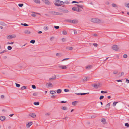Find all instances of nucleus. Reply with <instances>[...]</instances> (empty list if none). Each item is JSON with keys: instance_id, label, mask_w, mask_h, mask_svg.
I'll return each mask as SVG.
<instances>
[{"instance_id": "obj_1", "label": "nucleus", "mask_w": 129, "mask_h": 129, "mask_svg": "<svg viewBox=\"0 0 129 129\" xmlns=\"http://www.w3.org/2000/svg\"><path fill=\"white\" fill-rule=\"evenodd\" d=\"M91 21L93 22L96 23H99L101 22V20L99 19L95 18H92L91 19Z\"/></svg>"}, {"instance_id": "obj_2", "label": "nucleus", "mask_w": 129, "mask_h": 129, "mask_svg": "<svg viewBox=\"0 0 129 129\" xmlns=\"http://www.w3.org/2000/svg\"><path fill=\"white\" fill-rule=\"evenodd\" d=\"M50 13L53 15H62V14L61 13L55 11H51Z\"/></svg>"}, {"instance_id": "obj_3", "label": "nucleus", "mask_w": 129, "mask_h": 129, "mask_svg": "<svg viewBox=\"0 0 129 129\" xmlns=\"http://www.w3.org/2000/svg\"><path fill=\"white\" fill-rule=\"evenodd\" d=\"M55 5L58 6H60V1L56 0L55 1Z\"/></svg>"}, {"instance_id": "obj_4", "label": "nucleus", "mask_w": 129, "mask_h": 129, "mask_svg": "<svg viewBox=\"0 0 129 129\" xmlns=\"http://www.w3.org/2000/svg\"><path fill=\"white\" fill-rule=\"evenodd\" d=\"M16 36L15 35H9L7 37V38L8 39H10L12 38L16 37Z\"/></svg>"}, {"instance_id": "obj_5", "label": "nucleus", "mask_w": 129, "mask_h": 129, "mask_svg": "<svg viewBox=\"0 0 129 129\" xmlns=\"http://www.w3.org/2000/svg\"><path fill=\"white\" fill-rule=\"evenodd\" d=\"M112 49L114 50L117 51L118 49V47L117 45H115L113 46Z\"/></svg>"}, {"instance_id": "obj_6", "label": "nucleus", "mask_w": 129, "mask_h": 129, "mask_svg": "<svg viewBox=\"0 0 129 129\" xmlns=\"http://www.w3.org/2000/svg\"><path fill=\"white\" fill-rule=\"evenodd\" d=\"M60 11L64 13H67L69 12V11L68 10H64L63 8H59Z\"/></svg>"}, {"instance_id": "obj_7", "label": "nucleus", "mask_w": 129, "mask_h": 129, "mask_svg": "<svg viewBox=\"0 0 129 129\" xmlns=\"http://www.w3.org/2000/svg\"><path fill=\"white\" fill-rule=\"evenodd\" d=\"M28 115L33 118H35L36 116V115L34 113H30Z\"/></svg>"}, {"instance_id": "obj_8", "label": "nucleus", "mask_w": 129, "mask_h": 129, "mask_svg": "<svg viewBox=\"0 0 129 129\" xmlns=\"http://www.w3.org/2000/svg\"><path fill=\"white\" fill-rule=\"evenodd\" d=\"M89 93L88 92L86 93H75V94L79 95H85L86 94H88Z\"/></svg>"}, {"instance_id": "obj_9", "label": "nucleus", "mask_w": 129, "mask_h": 129, "mask_svg": "<svg viewBox=\"0 0 129 129\" xmlns=\"http://www.w3.org/2000/svg\"><path fill=\"white\" fill-rule=\"evenodd\" d=\"M110 103H109L107 104L105 106V108L106 109H109L110 108Z\"/></svg>"}, {"instance_id": "obj_10", "label": "nucleus", "mask_w": 129, "mask_h": 129, "mask_svg": "<svg viewBox=\"0 0 129 129\" xmlns=\"http://www.w3.org/2000/svg\"><path fill=\"white\" fill-rule=\"evenodd\" d=\"M100 83H99L98 84H94L93 85V87L94 88L97 89L98 87H100Z\"/></svg>"}, {"instance_id": "obj_11", "label": "nucleus", "mask_w": 129, "mask_h": 129, "mask_svg": "<svg viewBox=\"0 0 129 129\" xmlns=\"http://www.w3.org/2000/svg\"><path fill=\"white\" fill-rule=\"evenodd\" d=\"M24 33L28 35L31 33V32L27 30H25L24 31Z\"/></svg>"}, {"instance_id": "obj_12", "label": "nucleus", "mask_w": 129, "mask_h": 129, "mask_svg": "<svg viewBox=\"0 0 129 129\" xmlns=\"http://www.w3.org/2000/svg\"><path fill=\"white\" fill-rule=\"evenodd\" d=\"M43 2L45 4L47 5L50 4L48 0H42Z\"/></svg>"}, {"instance_id": "obj_13", "label": "nucleus", "mask_w": 129, "mask_h": 129, "mask_svg": "<svg viewBox=\"0 0 129 129\" xmlns=\"http://www.w3.org/2000/svg\"><path fill=\"white\" fill-rule=\"evenodd\" d=\"M58 67L59 68H61L62 69H65L67 68V67L66 66H59Z\"/></svg>"}, {"instance_id": "obj_14", "label": "nucleus", "mask_w": 129, "mask_h": 129, "mask_svg": "<svg viewBox=\"0 0 129 129\" xmlns=\"http://www.w3.org/2000/svg\"><path fill=\"white\" fill-rule=\"evenodd\" d=\"M32 122H30L26 124V126L28 128H29L30 126L32 124Z\"/></svg>"}, {"instance_id": "obj_15", "label": "nucleus", "mask_w": 129, "mask_h": 129, "mask_svg": "<svg viewBox=\"0 0 129 129\" xmlns=\"http://www.w3.org/2000/svg\"><path fill=\"white\" fill-rule=\"evenodd\" d=\"M78 22V21L76 19L72 20V23H77Z\"/></svg>"}, {"instance_id": "obj_16", "label": "nucleus", "mask_w": 129, "mask_h": 129, "mask_svg": "<svg viewBox=\"0 0 129 129\" xmlns=\"http://www.w3.org/2000/svg\"><path fill=\"white\" fill-rule=\"evenodd\" d=\"M6 119L5 117L4 116H2L0 117V120L1 121H3Z\"/></svg>"}, {"instance_id": "obj_17", "label": "nucleus", "mask_w": 129, "mask_h": 129, "mask_svg": "<svg viewBox=\"0 0 129 129\" xmlns=\"http://www.w3.org/2000/svg\"><path fill=\"white\" fill-rule=\"evenodd\" d=\"M92 66L91 65H88L86 67V69L89 70L92 68Z\"/></svg>"}, {"instance_id": "obj_18", "label": "nucleus", "mask_w": 129, "mask_h": 129, "mask_svg": "<svg viewBox=\"0 0 129 129\" xmlns=\"http://www.w3.org/2000/svg\"><path fill=\"white\" fill-rule=\"evenodd\" d=\"M48 85V87H52L53 86L52 84L50 83H47L46 84V85Z\"/></svg>"}, {"instance_id": "obj_19", "label": "nucleus", "mask_w": 129, "mask_h": 129, "mask_svg": "<svg viewBox=\"0 0 129 129\" xmlns=\"http://www.w3.org/2000/svg\"><path fill=\"white\" fill-rule=\"evenodd\" d=\"M56 77V76L54 75V76H53L52 77V78H50L49 80H53L55 79Z\"/></svg>"}, {"instance_id": "obj_20", "label": "nucleus", "mask_w": 129, "mask_h": 129, "mask_svg": "<svg viewBox=\"0 0 129 129\" xmlns=\"http://www.w3.org/2000/svg\"><path fill=\"white\" fill-rule=\"evenodd\" d=\"M77 8L75 7H74L72 8V10L74 11H77Z\"/></svg>"}, {"instance_id": "obj_21", "label": "nucleus", "mask_w": 129, "mask_h": 129, "mask_svg": "<svg viewBox=\"0 0 129 129\" xmlns=\"http://www.w3.org/2000/svg\"><path fill=\"white\" fill-rule=\"evenodd\" d=\"M0 23L1 25L4 26H5L6 25V24L3 22H1Z\"/></svg>"}, {"instance_id": "obj_22", "label": "nucleus", "mask_w": 129, "mask_h": 129, "mask_svg": "<svg viewBox=\"0 0 129 129\" xmlns=\"http://www.w3.org/2000/svg\"><path fill=\"white\" fill-rule=\"evenodd\" d=\"M44 29L45 30H47L48 29V27L47 26H45L44 27Z\"/></svg>"}, {"instance_id": "obj_23", "label": "nucleus", "mask_w": 129, "mask_h": 129, "mask_svg": "<svg viewBox=\"0 0 129 129\" xmlns=\"http://www.w3.org/2000/svg\"><path fill=\"white\" fill-rule=\"evenodd\" d=\"M35 2L36 3L40 4V2L39 0H34Z\"/></svg>"}, {"instance_id": "obj_24", "label": "nucleus", "mask_w": 129, "mask_h": 129, "mask_svg": "<svg viewBox=\"0 0 129 129\" xmlns=\"http://www.w3.org/2000/svg\"><path fill=\"white\" fill-rule=\"evenodd\" d=\"M76 5L78 7V8L80 7L81 8H83V6L82 5H79L77 4H76Z\"/></svg>"}, {"instance_id": "obj_25", "label": "nucleus", "mask_w": 129, "mask_h": 129, "mask_svg": "<svg viewBox=\"0 0 129 129\" xmlns=\"http://www.w3.org/2000/svg\"><path fill=\"white\" fill-rule=\"evenodd\" d=\"M57 92L58 93H60L61 92V90L60 89H58L57 91Z\"/></svg>"}, {"instance_id": "obj_26", "label": "nucleus", "mask_w": 129, "mask_h": 129, "mask_svg": "<svg viewBox=\"0 0 129 129\" xmlns=\"http://www.w3.org/2000/svg\"><path fill=\"white\" fill-rule=\"evenodd\" d=\"M77 102H78L77 101H76L73 102L72 103V104L73 105L75 106L76 105V103H77Z\"/></svg>"}, {"instance_id": "obj_27", "label": "nucleus", "mask_w": 129, "mask_h": 129, "mask_svg": "<svg viewBox=\"0 0 129 129\" xmlns=\"http://www.w3.org/2000/svg\"><path fill=\"white\" fill-rule=\"evenodd\" d=\"M34 104L35 105H38L39 104V102H35L34 103Z\"/></svg>"}, {"instance_id": "obj_28", "label": "nucleus", "mask_w": 129, "mask_h": 129, "mask_svg": "<svg viewBox=\"0 0 129 129\" xmlns=\"http://www.w3.org/2000/svg\"><path fill=\"white\" fill-rule=\"evenodd\" d=\"M21 25H24L25 26H28V25L27 24L25 23H21Z\"/></svg>"}, {"instance_id": "obj_29", "label": "nucleus", "mask_w": 129, "mask_h": 129, "mask_svg": "<svg viewBox=\"0 0 129 129\" xmlns=\"http://www.w3.org/2000/svg\"><path fill=\"white\" fill-rule=\"evenodd\" d=\"M81 2H83L82 1H80L79 2H77L76 1H73L72 2V4L74 3H81Z\"/></svg>"}, {"instance_id": "obj_30", "label": "nucleus", "mask_w": 129, "mask_h": 129, "mask_svg": "<svg viewBox=\"0 0 129 129\" xmlns=\"http://www.w3.org/2000/svg\"><path fill=\"white\" fill-rule=\"evenodd\" d=\"M63 110H66L67 109V107H62V108H61Z\"/></svg>"}, {"instance_id": "obj_31", "label": "nucleus", "mask_w": 129, "mask_h": 129, "mask_svg": "<svg viewBox=\"0 0 129 129\" xmlns=\"http://www.w3.org/2000/svg\"><path fill=\"white\" fill-rule=\"evenodd\" d=\"M101 121L102 122H105L106 121V120L104 118H102L101 119Z\"/></svg>"}, {"instance_id": "obj_32", "label": "nucleus", "mask_w": 129, "mask_h": 129, "mask_svg": "<svg viewBox=\"0 0 129 129\" xmlns=\"http://www.w3.org/2000/svg\"><path fill=\"white\" fill-rule=\"evenodd\" d=\"M67 32L66 30H63L62 31V34L64 35H66L67 34Z\"/></svg>"}, {"instance_id": "obj_33", "label": "nucleus", "mask_w": 129, "mask_h": 129, "mask_svg": "<svg viewBox=\"0 0 129 129\" xmlns=\"http://www.w3.org/2000/svg\"><path fill=\"white\" fill-rule=\"evenodd\" d=\"M50 93L51 94H54V93H55L56 92L55 91H53V90L51 91H50Z\"/></svg>"}, {"instance_id": "obj_34", "label": "nucleus", "mask_w": 129, "mask_h": 129, "mask_svg": "<svg viewBox=\"0 0 129 129\" xmlns=\"http://www.w3.org/2000/svg\"><path fill=\"white\" fill-rule=\"evenodd\" d=\"M118 103V102H114L113 104V106H115L117 103Z\"/></svg>"}, {"instance_id": "obj_35", "label": "nucleus", "mask_w": 129, "mask_h": 129, "mask_svg": "<svg viewBox=\"0 0 129 129\" xmlns=\"http://www.w3.org/2000/svg\"><path fill=\"white\" fill-rule=\"evenodd\" d=\"M7 49L9 50H10L12 49V48L10 46H8Z\"/></svg>"}, {"instance_id": "obj_36", "label": "nucleus", "mask_w": 129, "mask_h": 129, "mask_svg": "<svg viewBox=\"0 0 129 129\" xmlns=\"http://www.w3.org/2000/svg\"><path fill=\"white\" fill-rule=\"evenodd\" d=\"M35 42V40H31L30 42L31 43H32L33 44H34Z\"/></svg>"}, {"instance_id": "obj_37", "label": "nucleus", "mask_w": 129, "mask_h": 129, "mask_svg": "<svg viewBox=\"0 0 129 129\" xmlns=\"http://www.w3.org/2000/svg\"><path fill=\"white\" fill-rule=\"evenodd\" d=\"M14 43V42H8L7 43V44H12Z\"/></svg>"}, {"instance_id": "obj_38", "label": "nucleus", "mask_w": 129, "mask_h": 129, "mask_svg": "<svg viewBox=\"0 0 129 129\" xmlns=\"http://www.w3.org/2000/svg\"><path fill=\"white\" fill-rule=\"evenodd\" d=\"M112 6L113 7H117V5L113 3L112 4Z\"/></svg>"}, {"instance_id": "obj_39", "label": "nucleus", "mask_w": 129, "mask_h": 129, "mask_svg": "<svg viewBox=\"0 0 129 129\" xmlns=\"http://www.w3.org/2000/svg\"><path fill=\"white\" fill-rule=\"evenodd\" d=\"M125 126L127 127H129V124L128 123H126L125 124Z\"/></svg>"}, {"instance_id": "obj_40", "label": "nucleus", "mask_w": 129, "mask_h": 129, "mask_svg": "<svg viewBox=\"0 0 129 129\" xmlns=\"http://www.w3.org/2000/svg\"><path fill=\"white\" fill-rule=\"evenodd\" d=\"M15 84L16 86L17 87H19L20 86V85L19 84H17L16 83Z\"/></svg>"}, {"instance_id": "obj_41", "label": "nucleus", "mask_w": 129, "mask_h": 129, "mask_svg": "<svg viewBox=\"0 0 129 129\" xmlns=\"http://www.w3.org/2000/svg\"><path fill=\"white\" fill-rule=\"evenodd\" d=\"M87 77H85L83 79V81H86L87 80Z\"/></svg>"}, {"instance_id": "obj_42", "label": "nucleus", "mask_w": 129, "mask_h": 129, "mask_svg": "<svg viewBox=\"0 0 129 129\" xmlns=\"http://www.w3.org/2000/svg\"><path fill=\"white\" fill-rule=\"evenodd\" d=\"M26 87L25 86H23L21 88V89L22 90H23L24 89H26Z\"/></svg>"}, {"instance_id": "obj_43", "label": "nucleus", "mask_w": 129, "mask_h": 129, "mask_svg": "<svg viewBox=\"0 0 129 129\" xmlns=\"http://www.w3.org/2000/svg\"><path fill=\"white\" fill-rule=\"evenodd\" d=\"M35 13H32L31 14V16L33 17H35L36 16V15L35 14Z\"/></svg>"}, {"instance_id": "obj_44", "label": "nucleus", "mask_w": 129, "mask_h": 129, "mask_svg": "<svg viewBox=\"0 0 129 129\" xmlns=\"http://www.w3.org/2000/svg\"><path fill=\"white\" fill-rule=\"evenodd\" d=\"M23 5V4H19L18 5V6L20 7H22Z\"/></svg>"}, {"instance_id": "obj_45", "label": "nucleus", "mask_w": 129, "mask_h": 129, "mask_svg": "<svg viewBox=\"0 0 129 129\" xmlns=\"http://www.w3.org/2000/svg\"><path fill=\"white\" fill-rule=\"evenodd\" d=\"M56 55L57 56H61V54L59 53H57L56 54Z\"/></svg>"}, {"instance_id": "obj_46", "label": "nucleus", "mask_w": 129, "mask_h": 129, "mask_svg": "<svg viewBox=\"0 0 129 129\" xmlns=\"http://www.w3.org/2000/svg\"><path fill=\"white\" fill-rule=\"evenodd\" d=\"M113 73L114 74H116L118 73V71L117 70H115L113 72Z\"/></svg>"}, {"instance_id": "obj_47", "label": "nucleus", "mask_w": 129, "mask_h": 129, "mask_svg": "<svg viewBox=\"0 0 129 129\" xmlns=\"http://www.w3.org/2000/svg\"><path fill=\"white\" fill-rule=\"evenodd\" d=\"M31 87L32 88L34 89H35L36 88V87L35 85H31Z\"/></svg>"}, {"instance_id": "obj_48", "label": "nucleus", "mask_w": 129, "mask_h": 129, "mask_svg": "<svg viewBox=\"0 0 129 129\" xmlns=\"http://www.w3.org/2000/svg\"><path fill=\"white\" fill-rule=\"evenodd\" d=\"M64 91L65 92H67L69 91L70 90L69 89H64Z\"/></svg>"}, {"instance_id": "obj_49", "label": "nucleus", "mask_w": 129, "mask_h": 129, "mask_svg": "<svg viewBox=\"0 0 129 129\" xmlns=\"http://www.w3.org/2000/svg\"><path fill=\"white\" fill-rule=\"evenodd\" d=\"M60 3L61 5H63L64 4V2L63 1H60Z\"/></svg>"}, {"instance_id": "obj_50", "label": "nucleus", "mask_w": 129, "mask_h": 129, "mask_svg": "<svg viewBox=\"0 0 129 129\" xmlns=\"http://www.w3.org/2000/svg\"><path fill=\"white\" fill-rule=\"evenodd\" d=\"M64 3L66 4H69L70 3L68 1H66L64 2Z\"/></svg>"}, {"instance_id": "obj_51", "label": "nucleus", "mask_w": 129, "mask_h": 129, "mask_svg": "<svg viewBox=\"0 0 129 129\" xmlns=\"http://www.w3.org/2000/svg\"><path fill=\"white\" fill-rule=\"evenodd\" d=\"M104 98V96L103 95H101L100 96L99 99L100 100L103 99Z\"/></svg>"}, {"instance_id": "obj_52", "label": "nucleus", "mask_w": 129, "mask_h": 129, "mask_svg": "<svg viewBox=\"0 0 129 129\" xmlns=\"http://www.w3.org/2000/svg\"><path fill=\"white\" fill-rule=\"evenodd\" d=\"M54 27L55 29H58L59 28V27L58 26H54Z\"/></svg>"}, {"instance_id": "obj_53", "label": "nucleus", "mask_w": 129, "mask_h": 129, "mask_svg": "<svg viewBox=\"0 0 129 129\" xmlns=\"http://www.w3.org/2000/svg\"><path fill=\"white\" fill-rule=\"evenodd\" d=\"M81 11V10L79 8H77V12H80Z\"/></svg>"}, {"instance_id": "obj_54", "label": "nucleus", "mask_w": 129, "mask_h": 129, "mask_svg": "<svg viewBox=\"0 0 129 129\" xmlns=\"http://www.w3.org/2000/svg\"><path fill=\"white\" fill-rule=\"evenodd\" d=\"M101 93H107V92L106 91H101Z\"/></svg>"}, {"instance_id": "obj_55", "label": "nucleus", "mask_w": 129, "mask_h": 129, "mask_svg": "<svg viewBox=\"0 0 129 129\" xmlns=\"http://www.w3.org/2000/svg\"><path fill=\"white\" fill-rule=\"evenodd\" d=\"M38 93H34L33 94V95L34 96H36L38 95Z\"/></svg>"}, {"instance_id": "obj_56", "label": "nucleus", "mask_w": 129, "mask_h": 129, "mask_svg": "<svg viewBox=\"0 0 129 129\" xmlns=\"http://www.w3.org/2000/svg\"><path fill=\"white\" fill-rule=\"evenodd\" d=\"M67 21L69 22L72 23V20L70 19H68L67 20Z\"/></svg>"}, {"instance_id": "obj_57", "label": "nucleus", "mask_w": 129, "mask_h": 129, "mask_svg": "<svg viewBox=\"0 0 129 129\" xmlns=\"http://www.w3.org/2000/svg\"><path fill=\"white\" fill-rule=\"evenodd\" d=\"M7 52L5 50H3L2 52H0V54L3 53L5 52Z\"/></svg>"}, {"instance_id": "obj_58", "label": "nucleus", "mask_w": 129, "mask_h": 129, "mask_svg": "<svg viewBox=\"0 0 129 129\" xmlns=\"http://www.w3.org/2000/svg\"><path fill=\"white\" fill-rule=\"evenodd\" d=\"M127 57V56L126 54H124L123 55V57L124 58H126Z\"/></svg>"}, {"instance_id": "obj_59", "label": "nucleus", "mask_w": 129, "mask_h": 129, "mask_svg": "<svg viewBox=\"0 0 129 129\" xmlns=\"http://www.w3.org/2000/svg\"><path fill=\"white\" fill-rule=\"evenodd\" d=\"M93 45L94 46H95V47H97L98 46V45L96 43H93Z\"/></svg>"}, {"instance_id": "obj_60", "label": "nucleus", "mask_w": 129, "mask_h": 129, "mask_svg": "<svg viewBox=\"0 0 129 129\" xmlns=\"http://www.w3.org/2000/svg\"><path fill=\"white\" fill-rule=\"evenodd\" d=\"M125 6L127 8H129V3H127L126 5H125Z\"/></svg>"}, {"instance_id": "obj_61", "label": "nucleus", "mask_w": 129, "mask_h": 129, "mask_svg": "<svg viewBox=\"0 0 129 129\" xmlns=\"http://www.w3.org/2000/svg\"><path fill=\"white\" fill-rule=\"evenodd\" d=\"M74 34H77V32L76 30H74Z\"/></svg>"}, {"instance_id": "obj_62", "label": "nucleus", "mask_w": 129, "mask_h": 129, "mask_svg": "<svg viewBox=\"0 0 129 129\" xmlns=\"http://www.w3.org/2000/svg\"><path fill=\"white\" fill-rule=\"evenodd\" d=\"M69 49L70 50H72L73 49V48L72 47H69Z\"/></svg>"}, {"instance_id": "obj_63", "label": "nucleus", "mask_w": 129, "mask_h": 129, "mask_svg": "<svg viewBox=\"0 0 129 129\" xmlns=\"http://www.w3.org/2000/svg\"><path fill=\"white\" fill-rule=\"evenodd\" d=\"M61 40L63 42H64L66 41V39L64 38L62 39Z\"/></svg>"}, {"instance_id": "obj_64", "label": "nucleus", "mask_w": 129, "mask_h": 129, "mask_svg": "<svg viewBox=\"0 0 129 129\" xmlns=\"http://www.w3.org/2000/svg\"><path fill=\"white\" fill-rule=\"evenodd\" d=\"M54 39V37H51L50 38V40L51 41H52Z\"/></svg>"}]
</instances>
